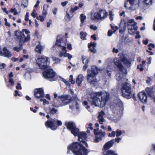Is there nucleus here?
<instances>
[{
    "label": "nucleus",
    "instance_id": "nucleus-20",
    "mask_svg": "<svg viewBox=\"0 0 155 155\" xmlns=\"http://www.w3.org/2000/svg\"><path fill=\"white\" fill-rule=\"evenodd\" d=\"M138 96L141 101L143 103H146L147 101V97L146 94L143 91L140 92Z\"/></svg>",
    "mask_w": 155,
    "mask_h": 155
},
{
    "label": "nucleus",
    "instance_id": "nucleus-56",
    "mask_svg": "<svg viewBox=\"0 0 155 155\" xmlns=\"http://www.w3.org/2000/svg\"><path fill=\"white\" fill-rule=\"evenodd\" d=\"M16 88L17 89H21V84L19 83H18L17 85L16 86Z\"/></svg>",
    "mask_w": 155,
    "mask_h": 155
},
{
    "label": "nucleus",
    "instance_id": "nucleus-24",
    "mask_svg": "<svg viewBox=\"0 0 155 155\" xmlns=\"http://www.w3.org/2000/svg\"><path fill=\"white\" fill-rule=\"evenodd\" d=\"M100 20L105 18L107 16L108 14L105 10H101L99 11Z\"/></svg>",
    "mask_w": 155,
    "mask_h": 155
},
{
    "label": "nucleus",
    "instance_id": "nucleus-57",
    "mask_svg": "<svg viewBox=\"0 0 155 155\" xmlns=\"http://www.w3.org/2000/svg\"><path fill=\"white\" fill-rule=\"evenodd\" d=\"M9 82L11 83L12 85H14V81L12 78H10L9 80Z\"/></svg>",
    "mask_w": 155,
    "mask_h": 155
},
{
    "label": "nucleus",
    "instance_id": "nucleus-64",
    "mask_svg": "<svg viewBox=\"0 0 155 155\" xmlns=\"http://www.w3.org/2000/svg\"><path fill=\"white\" fill-rule=\"evenodd\" d=\"M139 33L138 32H137L136 34V35L135 36V38L136 39L139 38H140V36L139 34Z\"/></svg>",
    "mask_w": 155,
    "mask_h": 155
},
{
    "label": "nucleus",
    "instance_id": "nucleus-2",
    "mask_svg": "<svg viewBox=\"0 0 155 155\" xmlns=\"http://www.w3.org/2000/svg\"><path fill=\"white\" fill-rule=\"evenodd\" d=\"M66 40L64 38L59 36H58L57 38L55 46L59 47L62 50V51L59 54L60 57H61L63 56L64 57H68V59L70 60L72 57L71 54L66 53L67 51L66 50V47H65L66 43Z\"/></svg>",
    "mask_w": 155,
    "mask_h": 155
},
{
    "label": "nucleus",
    "instance_id": "nucleus-21",
    "mask_svg": "<svg viewBox=\"0 0 155 155\" xmlns=\"http://www.w3.org/2000/svg\"><path fill=\"white\" fill-rule=\"evenodd\" d=\"M88 153L87 150L82 145L75 155H87Z\"/></svg>",
    "mask_w": 155,
    "mask_h": 155
},
{
    "label": "nucleus",
    "instance_id": "nucleus-38",
    "mask_svg": "<svg viewBox=\"0 0 155 155\" xmlns=\"http://www.w3.org/2000/svg\"><path fill=\"white\" fill-rule=\"evenodd\" d=\"M82 58L83 63L87 64L89 61L87 57L84 56H82Z\"/></svg>",
    "mask_w": 155,
    "mask_h": 155
},
{
    "label": "nucleus",
    "instance_id": "nucleus-49",
    "mask_svg": "<svg viewBox=\"0 0 155 155\" xmlns=\"http://www.w3.org/2000/svg\"><path fill=\"white\" fill-rule=\"evenodd\" d=\"M115 132L114 131H112L111 133H109L108 136L109 137H115Z\"/></svg>",
    "mask_w": 155,
    "mask_h": 155
},
{
    "label": "nucleus",
    "instance_id": "nucleus-6",
    "mask_svg": "<svg viewBox=\"0 0 155 155\" xmlns=\"http://www.w3.org/2000/svg\"><path fill=\"white\" fill-rule=\"evenodd\" d=\"M43 77L50 81H55L56 80L55 78V72L51 69H47L44 71L43 73Z\"/></svg>",
    "mask_w": 155,
    "mask_h": 155
},
{
    "label": "nucleus",
    "instance_id": "nucleus-27",
    "mask_svg": "<svg viewBox=\"0 0 155 155\" xmlns=\"http://www.w3.org/2000/svg\"><path fill=\"white\" fill-rule=\"evenodd\" d=\"M91 18L92 20H100V17L99 15V12H96L94 14H91Z\"/></svg>",
    "mask_w": 155,
    "mask_h": 155
},
{
    "label": "nucleus",
    "instance_id": "nucleus-54",
    "mask_svg": "<svg viewBox=\"0 0 155 155\" xmlns=\"http://www.w3.org/2000/svg\"><path fill=\"white\" fill-rule=\"evenodd\" d=\"M68 3V2L66 1L64 2H61V5L63 6V7H64Z\"/></svg>",
    "mask_w": 155,
    "mask_h": 155
},
{
    "label": "nucleus",
    "instance_id": "nucleus-13",
    "mask_svg": "<svg viewBox=\"0 0 155 155\" xmlns=\"http://www.w3.org/2000/svg\"><path fill=\"white\" fill-rule=\"evenodd\" d=\"M128 32L130 34H133L135 30L137 29L136 24L134 20L130 19L129 20L127 23Z\"/></svg>",
    "mask_w": 155,
    "mask_h": 155
},
{
    "label": "nucleus",
    "instance_id": "nucleus-37",
    "mask_svg": "<svg viewBox=\"0 0 155 155\" xmlns=\"http://www.w3.org/2000/svg\"><path fill=\"white\" fill-rule=\"evenodd\" d=\"M48 7V5H44L42 14L46 15Z\"/></svg>",
    "mask_w": 155,
    "mask_h": 155
},
{
    "label": "nucleus",
    "instance_id": "nucleus-4",
    "mask_svg": "<svg viewBox=\"0 0 155 155\" xmlns=\"http://www.w3.org/2000/svg\"><path fill=\"white\" fill-rule=\"evenodd\" d=\"M124 82L122 87V95L124 97L129 99L132 96L131 85L128 83Z\"/></svg>",
    "mask_w": 155,
    "mask_h": 155
},
{
    "label": "nucleus",
    "instance_id": "nucleus-41",
    "mask_svg": "<svg viewBox=\"0 0 155 155\" xmlns=\"http://www.w3.org/2000/svg\"><path fill=\"white\" fill-rule=\"evenodd\" d=\"M126 43L129 45H131L132 44V41L127 38H126L125 39Z\"/></svg>",
    "mask_w": 155,
    "mask_h": 155
},
{
    "label": "nucleus",
    "instance_id": "nucleus-43",
    "mask_svg": "<svg viewBox=\"0 0 155 155\" xmlns=\"http://www.w3.org/2000/svg\"><path fill=\"white\" fill-rule=\"evenodd\" d=\"M28 0H26L27 2L26 3V0H25V1H24L23 0H22L21 5L22 6H23L24 8L27 7L28 4Z\"/></svg>",
    "mask_w": 155,
    "mask_h": 155
},
{
    "label": "nucleus",
    "instance_id": "nucleus-59",
    "mask_svg": "<svg viewBox=\"0 0 155 155\" xmlns=\"http://www.w3.org/2000/svg\"><path fill=\"white\" fill-rule=\"evenodd\" d=\"M5 67V64L4 63L0 64V69H3Z\"/></svg>",
    "mask_w": 155,
    "mask_h": 155
},
{
    "label": "nucleus",
    "instance_id": "nucleus-28",
    "mask_svg": "<svg viewBox=\"0 0 155 155\" xmlns=\"http://www.w3.org/2000/svg\"><path fill=\"white\" fill-rule=\"evenodd\" d=\"M79 104L78 102L76 101H73L71 104L70 105V108L72 110L74 108H75L76 109H78L79 108Z\"/></svg>",
    "mask_w": 155,
    "mask_h": 155
},
{
    "label": "nucleus",
    "instance_id": "nucleus-34",
    "mask_svg": "<svg viewBox=\"0 0 155 155\" xmlns=\"http://www.w3.org/2000/svg\"><path fill=\"white\" fill-rule=\"evenodd\" d=\"M47 112L50 114H54L57 113L58 112V110L54 108H52L51 109H49L48 110H47Z\"/></svg>",
    "mask_w": 155,
    "mask_h": 155
},
{
    "label": "nucleus",
    "instance_id": "nucleus-52",
    "mask_svg": "<svg viewBox=\"0 0 155 155\" xmlns=\"http://www.w3.org/2000/svg\"><path fill=\"white\" fill-rule=\"evenodd\" d=\"M4 21H5V25L9 27L10 26V24L7 22V19L6 18H5L4 19Z\"/></svg>",
    "mask_w": 155,
    "mask_h": 155
},
{
    "label": "nucleus",
    "instance_id": "nucleus-45",
    "mask_svg": "<svg viewBox=\"0 0 155 155\" xmlns=\"http://www.w3.org/2000/svg\"><path fill=\"white\" fill-rule=\"evenodd\" d=\"M31 15L34 18H35L36 17L37 13H36V11L35 10H33L31 14Z\"/></svg>",
    "mask_w": 155,
    "mask_h": 155
},
{
    "label": "nucleus",
    "instance_id": "nucleus-23",
    "mask_svg": "<svg viewBox=\"0 0 155 155\" xmlns=\"http://www.w3.org/2000/svg\"><path fill=\"white\" fill-rule=\"evenodd\" d=\"M123 75L122 74L120 73H117L116 76V78L117 81L121 82H125L127 81V80L123 78Z\"/></svg>",
    "mask_w": 155,
    "mask_h": 155
},
{
    "label": "nucleus",
    "instance_id": "nucleus-26",
    "mask_svg": "<svg viewBox=\"0 0 155 155\" xmlns=\"http://www.w3.org/2000/svg\"><path fill=\"white\" fill-rule=\"evenodd\" d=\"M90 73L96 75L100 71V69L95 66H92L91 71L90 70Z\"/></svg>",
    "mask_w": 155,
    "mask_h": 155
},
{
    "label": "nucleus",
    "instance_id": "nucleus-19",
    "mask_svg": "<svg viewBox=\"0 0 155 155\" xmlns=\"http://www.w3.org/2000/svg\"><path fill=\"white\" fill-rule=\"evenodd\" d=\"M105 115V113L104 111L102 110L99 113V115L97 117L99 123L101 124H103L106 122V120L103 117V116Z\"/></svg>",
    "mask_w": 155,
    "mask_h": 155
},
{
    "label": "nucleus",
    "instance_id": "nucleus-39",
    "mask_svg": "<svg viewBox=\"0 0 155 155\" xmlns=\"http://www.w3.org/2000/svg\"><path fill=\"white\" fill-rule=\"evenodd\" d=\"M87 34L85 32H84L83 31L81 32L80 33V35L81 36V38L83 40H85L86 39L85 37L86 36Z\"/></svg>",
    "mask_w": 155,
    "mask_h": 155
},
{
    "label": "nucleus",
    "instance_id": "nucleus-33",
    "mask_svg": "<svg viewBox=\"0 0 155 155\" xmlns=\"http://www.w3.org/2000/svg\"><path fill=\"white\" fill-rule=\"evenodd\" d=\"M143 3L144 5L148 8L152 4V0H143Z\"/></svg>",
    "mask_w": 155,
    "mask_h": 155
},
{
    "label": "nucleus",
    "instance_id": "nucleus-60",
    "mask_svg": "<svg viewBox=\"0 0 155 155\" xmlns=\"http://www.w3.org/2000/svg\"><path fill=\"white\" fill-rule=\"evenodd\" d=\"M67 48L70 50H71L72 49V48L71 47V44H67Z\"/></svg>",
    "mask_w": 155,
    "mask_h": 155
},
{
    "label": "nucleus",
    "instance_id": "nucleus-10",
    "mask_svg": "<svg viewBox=\"0 0 155 155\" xmlns=\"http://www.w3.org/2000/svg\"><path fill=\"white\" fill-rule=\"evenodd\" d=\"M97 131L95 129L94 130V135L96 136L94 139V142L96 143L99 142L101 141L103 138L105 137V133L104 132L101 130H99L98 132H97Z\"/></svg>",
    "mask_w": 155,
    "mask_h": 155
},
{
    "label": "nucleus",
    "instance_id": "nucleus-32",
    "mask_svg": "<svg viewBox=\"0 0 155 155\" xmlns=\"http://www.w3.org/2000/svg\"><path fill=\"white\" fill-rule=\"evenodd\" d=\"M103 155H117L113 151L111 150H105L103 152Z\"/></svg>",
    "mask_w": 155,
    "mask_h": 155
},
{
    "label": "nucleus",
    "instance_id": "nucleus-5",
    "mask_svg": "<svg viewBox=\"0 0 155 155\" xmlns=\"http://www.w3.org/2000/svg\"><path fill=\"white\" fill-rule=\"evenodd\" d=\"M62 124V123L61 121L53 119L48 120L45 123V126L52 130H55L58 126H61Z\"/></svg>",
    "mask_w": 155,
    "mask_h": 155
},
{
    "label": "nucleus",
    "instance_id": "nucleus-46",
    "mask_svg": "<svg viewBox=\"0 0 155 155\" xmlns=\"http://www.w3.org/2000/svg\"><path fill=\"white\" fill-rule=\"evenodd\" d=\"M115 133H116V136L118 137L120 136L122 134V132L121 130H117Z\"/></svg>",
    "mask_w": 155,
    "mask_h": 155
},
{
    "label": "nucleus",
    "instance_id": "nucleus-30",
    "mask_svg": "<svg viewBox=\"0 0 155 155\" xmlns=\"http://www.w3.org/2000/svg\"><path fill=\"white\" fill-rule=\"evenodd\" d=\"M44 48V47L43 46H41L40 44H39L36 46L35 48V51L38 53L41 54V52L43 50Z\"/></svg>",
    "mask_w": 155,
    "mask_h": 155
},
{
    "label": "nucleus",
    "instance_id": "nucleus-25",
    "mask_svg": "<svg viewBox=\"0 0 155 155\" xmlns=\"http://www.w3.org/2000/svg\"><path fill=\"white\" fill-rule=\"evenodd\" d=\"M114 143V140H110L106 143L104 145V147L105 150H107L112 147Z\"/></svg>",
    "mask_w": 155,
    "mask_h": 155
},
{
    "label": "nucleus",
    "instance_id": "nucleus-53",
    "mask_svg": "<svg viewBox=\"0 0 155 155\" xmlns=\"http://www.w3.org/2000/svg\"><path fill=\"white\" fill-rule=\"evenodd\" d=\"M89 48V50L91 52H93L94 53H96V50L95 48H93V49H92L90 48Z\"/></svg>",
    "mask_w": 155,
    "mask_h": 155
},
{
    "label": "nucleus",
    "instance_id": "nucleus-7",
    "mask_svg": "<svg viewBox=\"0 0 155 155\" xmlns=\"http://www.w3.org/2000/svg\"><path fill=\"white\" fill-rule=\"evenodd\" d=\"M116 106L113 110V111L115 113V116H118L120 117L123 113L124 110L123 105L120 100H118L117 102L116 103Z\"/></svg>",
    "mask_w": 155,
    "mask_h": 155
},
{
    "label": "nucleus",
    "instance_id": "nucleus-11",
    "mask_svg": "<svg viewBox=\"0 0 155 155\" xmlns=\"http://www.w3.org/2000/svg\"><path fill=\"white\" fill-rule=\"evenodd\" d=\"M65 125L68 129L70 130L71 133L74 136H77L79 132V129L76 127L74 124L72 122H66Z\"/></svg>",
    "mask_w": 155,
    "mask_h": 155
},
{
    "label": "nucleus",
    "instance_id": "nucleus-48",
    "mask_svg": "<svg viewBox=\"0 0 155 155\" xmlns=\"http://www.w3.org/2000/svg\"><path fill=\"white\" fill-rule=\"evenodd\" d=\"M21 31L23 32V33L25 32L26 35V36H27V35H29L28 34L30 33V32L28 30L26 29H22Z\"/></svg>",
    "mask_w": 155,
    "mask_h": 155
},
{
    "label": "nucleus",
    "instance_id": "nucleus-61",
    "mask_svg": "<svg viewBox=\"0 0 155 155\" xmlns=\"http://www.w3.org/2000/svg\"><path fill=\"white\" fill-rule=\"evenodd\" d=\"M88 67L87 64H85L83 68V71H85Z\"/></svg>",
    "mask_w": 155,
    "mask_h": 155
},
{
    "label": "nucleus",
    "instance_id": "nucleus-31",
    "mask_svg": "<svg viewBox=\"0 0 155 155\" xmlns=\"http://www.w3.org/2000/svg\"><path fill=\"white\" fill-rule=\"evenodd\" d=\"M146 91L148 95L153 98L155 102V95H153V92L152 91L151 89L150 88L147 87L146 88Z\"/></svg>",
    "mask_w": 155,
    "mask_h": 155
},
{
    "label": "nucleus",
    "instance_id": "nucleus-63",
    "mask_svg": "<svg viewBox=\"0 0 155 155\" xmlns=\"http://www.w3.org/2000/svg\"><path fill=\"white\" fill-rule=\"evenodd\" d=\"M121 140V138L120 137H118L116 138H115V141L117 142V143H118L120 142V141Z\"/></svg>",
    "mask_w": 155,
    "mask_h": 155
},
{
    "label": "nucleus",
    "instance_id": "nucleus-8",
    "mask_svg": "<svg viewBox=\"0 0 155 155\" xmlns=\"http://www.w3.org/2000/svg\"><path fill=\"white\" fill-rule=\"evenodd\" d=\"M36 63L40 68L45 69L48 66V58L45 56H42L41 58L37 59Z\"/></svg>",
    "mask_w": 155,
    "mask_h": 155
},
{
    "label": "nucleus",
    "instance_id": "nucleus-18",
    "mask_svg": "<svg viewBox=\"0 0 155 155\" xmlns=\"http://www.w3.org/2000/svg\"><path fill=\"white\" fill-rule=\"evenodd\" d=\"M127 24L126 22L124 20H122L119 25V32L121 33H123L126 28Z\"/></svg>",
    "mask_w": 155,
    "mask_h": 155
},
{
    "label": "nucleus",
    "instance_id": "nucleus-62",
    "mask_svg": "<svg viewBox=\"0 0 155 155\" xmlns=\"http://www.w3.org/2000/svg\"><path fill=\"white\" fill-rule=\"evenodd\" d=\"M15 94H14V96H20V94L18 93V91L17 90H15Z\"/></svg>",
    "mask_w": 155,
    "mask_h": 155
},
{
    "label": "nucleus",
    "instance_id": "nucleus-47",
    "mask_svg": "<svg viewBox=\"0 0 155 155\" xmlns=\"http://www.w3.org/2000/svg\"><path fill=\"white\" fill-rule=\"evenodd\" d=\"M78 8H79L78 7L76 6L74 7V8H72L71 9V13H74Z\"/></svg>",
    "mask_w": 155,
    "mask_h": 155
},
{
    "label": "nucleus",
    "instance_id": "nucleus-22",
    "mask_svg": "<svg viewBox=\"0 0 155 155\" xmlns=\"http://www.w3.org/2000/svg\"><path fill=\"white\" fill-rule=\"evenodd\" d=\"M0 55L8 58L11 56L12 54L11 52L7 50L5 47H4L0 51Z\"/></svg>",
    "mask_w": 155,
    "mask_h": 155
},
{
    "label": "nucleus",
    "instance_id": "nucleus-1",
    "mask_svg": "<svg viewBox=\"0 0 155 155\" xmlns=\"http://www.w3.org/2000/svg\"><path fill=\"white\" fill-rule=\"evenodd\" d=\"M109 94L107 92H98L91 94V103L96 107H103L109 101Z\"/></svg>",
    "mask_w": 155,
    "mask_h": 155
},
{
    "label": "nucleus",
    "instance_id": "nucleus-35",
    "mask_svg": "<svg viewBox=\"0 0 155 155\" xmlns=\"http://www.w3.org/2000/svg\"><path fill=\"white\" fill-rule=\"evenodd\" d=\"M23 44L22 43H20L19 46H18L15 47L13 48V50L17 52H19L22 49V46Z\"/></svg>",
    "mask_w": 155,
    "mask_h": 155
},
{
    "label": "nucleus",
    "instance_id": "nucleus-12",
    "mask_svg": "<svg viewBox=\"0 0 155 155\" xmlns=\"http://www.w3.org/2000/svg\"><path fill=\"white\" fill-rule=\"evenodd\" d=\"M87 82L91 85H95L97 83L96 78V75L90 73V69L87 70Z\"/></svg>",
    "mask_w": 155,
    "mask_h": 155
},
{
    "label": "nucleus",
    "instance_id": "nucleus-42",
    "mask_svg": "<svg viewBox=\"0 0 155 155\" xmlns=\"http://www.w3.org/2000/svg\"><path fill=\"white\" fill-rule=\"evenodd\" d=\"M96 44L94 42L92 43H91L90 44H88V47L89 48H91V47L92 46L93 47V48H95L96 47Z\"/></svg>",
    "mask_w": 155,
    "mask_h": 155
},
{
    "label": "nucleus",
    "instance_id": "nucleus-9",
    "mask_svg": "<svg viewBox=\"0 0 155 155\" xmlns=\"http://www.w3.org/2000/svg\"><path fill=\"white\" fill-rule=\"evenodd\" d=\"M82 145V144L80 143L77 142L73 143L68 147V150L67 152V153H69V150H70L75 155L76 153L78 152L79 148H80Z\"/></svg>",
    "mask_w": 155,
    "mask_h": 155
},
{
    "label": "nucleus",
    "instance_id": "nucleus-15",
    "mask_svg": "<svg viewBox=\"0 0 155 155\" xmlns=\"http://www.w3.org/2000/svg\"><path fill=\"white\" fill-rule=\"evenodd\" d=\"M77 135H78V140L80 141V143L84 144L86 147H87V144L85 141L87 137L86 133L84 132L79 133V132Z\"/></svg>",
    "mask_w": 155,
    "mask_h": 155
},
{
    "label": "nucleus",
    "instance_id": "nucleus-3",
    "mask_svg": "<svg viewBox=\"0 0 155 155\" xmlns=\"http://www.w3.org/2000/svg\"><path fill=\"white\" fill-rule=\"evenodd\" d=\"M114 61L115 65L117 67L119 70L124 73L126 72V70L123 66L121 62H122L127 67H129L130 63L127 56L124 54H121L118 58H115L114 59Z\"/></svg>",
    "mask_w": 155,
    "mask_h": 155
},
{
    "label": "nucleus",
    "instance_id": "nucleus-29",
    "mask_svg": "<svg viewBox=\"0 0 155 155\" xmlns=\"http://www.w3.org/2000/svg\"><path fill=\"white\" fill-rule=\"evenodd\" d=\"M83 80V76L82 75L79 74L77 77L76 79V83L78 86H79Z\"/></svg>",
    "mask_w": 155,
    "mask_h": 155
},
{
    "label": "nucleus",
    "instance_id": "nucleus-58",
    "mask_svg": "<svg viewBox=\"0 0 155 155\" xmlns=\"http://www.w3.org/2000/svg\"><path fill=\"white\" fill-rule=\"evenodd\" d=\"M114 33H113V31H112V30H109L108 31V35L109 36H110L112 34Z\"/></svg>",
    "mask_w": 155,
    "mask_h": 155
},
{
    "label": "nucleus",
    "instance_id": "nucleus-51",
    "mask_svg": "<svg viewBox=\"0 0 155 155\" xmlns=\"http://www.w3.org/2000/svg\"><path fill=\"white\" fill-rule=\"evenodd\" d=\"M119 52V50L118 49H116L115 47L113 48L112 49V52L113 53H117Z\"/></svg>",
    "mask_w": 155,
    "mask_h": 155
},
{
    "label": "nucleus",
    "instance_id": "nucleus-40",
    "mask_svg": "<svg viewBox=\"0 0 155 155\" xmlns=\"http://www.w3.org/2000/svg\"><path fill=\"white\" fill-rule=\"evenodd\" d=\"M80 17L81 18V22L83 23L84 21V20L86 18V16L84 15L83 14H81L80 15Z\"/></svg>",
    "mask_w": 155,
    "mask_h": 155
},
{
    "label": "nucleus",
    "instance_id": "nucleus-17",
    "mask_svg": "<svg viewBox=\"0 0 155 155\" xmlns=\"http://www.w3.org/2000/svg\"><path fill=\"white\" fill-rule=\"evenodd\" d=\"M34 96L38 98L44 97L45 96L43 90L41 88L36 89L35 90Z\"/></svg>",
    "mask_w": 155,
    "mask_h": 155
},
{
    "label": "nucleus",
    "instance_id": "nucleus-16",
    "mask_svg": "<svg viewBox=\"0 0 155 155\" xmlns=\"http://www.w3.org/2000/svg\"><path fill=\"white\" fill-rule=\"evenodd\" d=\"M18 38L20 40V43H22L23 44L25 42H27L30 40V35H27L26 36L23 32H21L19 33V36Z\"/></svg>",
    "mask_w": 155,
    "mask_h": 155
},
{
    "label": "nucleus",
    "instance_id": "nucleus-36",
    "mask_svg": "<svg viewBox=\"0 0 155 155\" xmlns=\"http://www.w3.org/2000/svg\"><path fill=\"white\" fill-rule=\"evenodd\" d=\"M46 15L43 14L41 15H40L39 17L37 16L36 18L38 20H39L41 21L42 22L45 19Z\"/></svg>",
    "mask_w": 155,
    "mask_h": 155
},
{
    "label": "nucleus",
    "instance_id": "nucleus-55",
    "mask_svg": "<svg viewBox=\"0 0 155 155\" xmlns=\"http://www.w3.org/2000/svg\"><path fill=\"white\" fill-rule=\"evenodd\" d=\"M90 28L91 29H93L94 30H96L97 29V27L96 26H94L93 25H91Z\"/></svg>",
    "mask_w": 155,
    "mask_h": 155
},
{
    "label": "nucleus",
    "instance_id": "nucleus-50",
    "mask_svg": "<svg viewBox=\"0 0 155 155\" xmlns=\"http://www.w3.org/2000/svg\"><path fill=\"white\" fill-rule=\"evenodd\" d=\"M40 101H43L44 104H49L48 102L45 99H40Z\"/></svg>",
    "mask_w": 155,
    "mask_h": 155
},
{
    "label": "nucleus",
    "instance_id": "nucleus-14",
    "mask_svg": "<svg viewBox=\"0 0 155 155\" xmlns=\"http://www.w3.org/2000/svg\"><path fill=\"white\" fill-rule=\"evenodd\" d=\"M58 97L60 98L62 101V103L61 104V106L66 105L69 103L71 102L72 98L71 97L68 95H64L59 96Z\"/></svg>",
    "mask_w": 155,
    "mask_h": 155
},
{
    "label": "nucleus",
    "instance_id": "nucleus-44",
    "mask_svg": "<svg viewBox=\"0 0 155 155\" xmlns=\"http://www.w3.org/2000/svg\"><path fill=\"white\" fill-rule=\"evenodd\" d=\"M111 65V64H110L107 66V67L108 74L110 76V74L109 73L110 71L108 70V69H110L111 70H112L113 69V66H112Z\"/></svg>",
    "mask_w": 155,
    "mask_h": 155
}]
</instances>
